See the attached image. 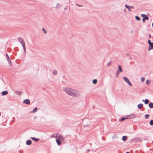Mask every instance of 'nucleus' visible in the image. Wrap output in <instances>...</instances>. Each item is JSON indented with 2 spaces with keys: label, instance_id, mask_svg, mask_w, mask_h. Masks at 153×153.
<instances>
[{
  "label": "nucleus",
  "instance_id": "1",
  "mask_svg": "<svg viewBox=\"0 0 153 153\" xmlns=\"http://www.w3.org/2000/svg\"><path fill=\"white\" fill-rule=\"evenodd\" d=\"M63 90L68 94L73 97H79L81 96L80 93L76 90L73 89L69 88H65L63 89Z\"/></svg>",
  "mask_w": 153,
  "mask_h": 153
},
{
  "label": "nucleus",
  "instance_id": "2",
  "mask_svg": "<svg viewBox=\"0 0 153 153\" xmlns=\"http://www.w3.org/2000/svg\"><path fill=\"white\" fill-rule=\"evenodd\" d=\"M51 138L54 137L57 138L59 140H64V138H63L62 136H61L60 134L56 133L53 134L51 136Z\"/></svg>",
  "mask_w": 153,
  "mask_h": 153
},
{
  "label": "nucleus",
  "instance_id": "3",
  "mask_svg": "<svg viewBox=\"0 0 153 153\" xmlns=\"http://www.w3.org/2000/svg\"><path fill=\"white\" fill-rule=\"evenodd\" d=\"M19 41L20 42H21V44H22L23 48L25 51V43L24 41V40L22 38H19Z\"/></svg>",
  "mask_w": 153,
  "mask_h": 153
},
{
  "label": "nucleus",
  "instance_id": "4",
  "mask_svg": "<svg viewBox=\"0 0 153 153\" xmlns=\"http://www.w3.org/2000/svg\"><path fill=\"white\" fill-rule=\"evenodd\" d=\"M123 79H124V80L130 86H132L130 82V81H129V79L127 77H123Z\"/></svg>",
  "mask_w": 153,
  "mask_h": 153
},
{
  "label": "nucleus",
  "instance_id": "5",
  "mask_svg": "<svg viewBox=\"0 0 153 153\" xmlns=\"http://www.w3.org/2000/svg\"><path fill=\"white\" fill-rule=\"evenodd\" d=\"M149 47L148 48V50L150 51L153 48V43L149 44Z\"/></svg>",
  "mask_w": 153,
  "mask_h": 153
},
{
  "label": "nucleus",
  "instance_id": "6",
  "mask_svg": "<svg viewBox=\"0 0 153 153\" xmlns=\"http://www.w3.org/2000/svg\"><path fill=\"white\" fill-rule=\"evenodd\" d=\"M23 103L27 104H29L30 103V101L29 99H26L23 101Z\"/></svg>",
  "mask_w": 153,
  "mask_h": 153
},
{
  "label": "nucleus",
  "instance_id": "7",
  "mask_svg": "<svg viewBox=\"0 0 153 153\" xmlns=\"http://www.w3.org/2000/svg\"><path fill=\"white\" fill-rule=\"evenodd\" d=\"M141 16L143 17L142 19H148V18L146 15L144 14H142Z\"/></svg>",
  "mask_w": 153,
  "mask_h": 153
},
{
  "label": "nucleus",
  "instance_id": "8",
  "mask_svg": "<svg viewBox=\"0 0 153 153\" xmlns=\"http://www.w3.org/2000/svg\"><path fill=\"white\" fill-rule=\"evenodd\" d=\"M8 93V92L7 91H4L2 92L1 93V95L2 96L5 95L7 94Z\"/></svg>",
  "mask_w": 153,
  "mask_h": 153
},
{
  "label": "nucleus",
  "instance_id": "9",
  "mask_svg": "<svg viewBox=\"0 0 153 153\" xmlns=\"http://www.w3.org/2000/svg\"><path fill=\"white\" fill-rule=\"evenodd\" d=\"M60 140L58 139H56V140L57 143L59 146L61 144V142L60 141Z\"/></svg>",
  "mask_w": 153,
  "mask_h": 153
},
{
  "label": "nucleus",
  "instance_id": "10",
  "mask_svg": "<svg viewBox=\"0 0 153 153\" xmlns=\"http://www.w3.org/2000/svg\"><path fill=\"white\" fill-rule=\"evenodd\" d=\"M32 142L30 140H28L26 141V144L27 145H30L31 144Z\"/></svg>",
  "mask_w": 153,
  "mask_h": 153
},
{
  "label": "nucleus",
  "instance_id": "11",
  "mask_svg": "<svg viewBox=\"0 0 153 153\" xmlns=\"http://www.w3.org/2000/svg\"><path fill=\"white\" fill-rule=\"evenodd\" d=\"M31 138L32 140L35 141H37L39 140V139H37L35 137H31Z\"/></svg>",
  "mask_w": 153,
  "mask_h": 153
},
{
  "label": "nucleus",
  "instance_id": "12",
  "mask_svg": "<svg viewBox=\"0 0 153 153\" xmlns=\"http://www.w3.org/2000/svg\"><path fill=\"white\" fill-rule=\"evenodd\" d=\"M136 117V115L134 114H131L129 116V118L133 119Z\"/></svg>",
  "mask_w": 153,
  "mask_h": 153
},
{
  "label": "nucleus",
  "instance_id": "13",
  "mask_svg": "<svg viewBox=\"0 0 153 153\" xmlns=\"http://www.w3.org/2000/svg\"><path fill=\"white\" fill-rule=\"evenodd\" d=\"M125 7L126 8H127L128 9V10L129 11H131V8L130 7V6H128V5L126 4L125 5Z\"/></svg>",
  "mask_w": 153,
  "mask_h": 153
},
{
  "label": "nucleus",
  "instance_id": "14",
  "mask_svg": "<svg viewBox=\"0 0 153 153\" xmlns=\"http://www.w3.org/2000/svg\"><path fill=\"white\" fill-rule=\"evenodd\" d=\"M143 105L142 104H139L137 105V107L139 108L140 109L142 108Z\"/></svg>",
  "mask_w": 153,
  "mask_h": 153
},
{
  "label": "nucleus",
  "instance_id": "15",
  "mask_svg": "<svg viewBox=\"0 0 153 153\" xmlns=\"http://www.w3.org/2000/svg\"><path fill=\"white\" fill-rule=\"evenodd\" d=\"M61 5L60 4L57 3L56 6V8H59L61 7Z\"/></svg>",
  "mask_w": 153,
  "mask_h": 153
},
{
  "label": "nucleus",
  "instance_id": "16",
  "mask_svg": "<svg viewBox=\"0 0 153 153\" xmlns=\"http://www.w3.org/2000/svg\"><path fill=\"white\" fill-rule=\"evenodd\" d=\"M149 105L150 108H153V103H150L149 104Z\"/></svg>",
  "mask_w": 153,
  "mask_h": 153
},
{
  "label": "nucleus",
  "instance_id": "17",
  "mask_svg": "<svg viewBox=\"0 0 153 153\" xmlns=\"http://www.w3.org/2000/svg\"><path fill=\"white\" fill-rule=\"evenodd\" d=\"M127 137L126 136H123L122 137V140L123 141H125L126 140Z\"/></svg>",
  "mask_w": 153,
  "mask_h": 153
},
{
  "label": "nucleus",
  "instance_id": "18",
  "mask_svg": "<svg viewBox=\"0 0 153 153\" xmlns=\"http://www.w3.org/2000/svg\"><path fill=\"white\" fill-rule=\"evenodd\" d=\"M118 69H119V71H120V72H122V69L121 68V67L120 65L119 66Z\"/></svg>",
  "mask_w": 153,
  "mask_h": 153
},
{
  "label": "nucleus",
  "instance_id": "19",
  "mask_svg": "<svg viewBox=\"0 0 153 153\" xmlns=\"http://www.w3.org/2000/svg\"><path fill=\"white\" fill-rule=\"evenodd\" d=\"M145 103L146 104H148L149 102V100L148 99H146L144 100Z\"/></svg>",
  "mask_w": 153,
  "mask_h": 153
},
{
  "label": "nucleus",
  "instance_id": "20",
  "mask_svg": "<svg viewBox=\"0 0 153 153\" xmlns=\"http://www.w3.org/2000/svg\"><path fill=\"white\" fill-rule=\"evenodd\" d=\"M97 80L96 79H94L92 81L93 83L94 84H96V83H97Z\"/></svg>",
  "mask_w": 153,
  "mask_h": 153
},
{
  "label": "nucleus",
  "instance_id": "21",
  "mask_svg": "<svg viewBox=\"0 0 153 153\" xmlns=\"http://www.w3.org/2000/svg\"><path fill=\"white\" fill-rule=\"evenodd\" d=\"M149 124L151 126L153 125V120H151L149 122Z\"/></svg>",
  "mask_w": 153,
  "mask_h": 153
},
{
  "label": "nucleus",
  "instance_id": "22",
  "mask_svg": "<svg viewBox=\"0 0 153 153\" xmlns=\"http://www.w3.org/2000/svg\"><path fill=\"white\" fill-rule=\"evenodd\" d=\"M37 107H36L33 110V113H34V112H36L37 111Z\"/></svg>",
  "mask_w": 153,
  "mask_h": 153
},
{
  "label": "nucleus",
  "instance_id": "23",
  "mask_svg": "<svg viewBox=\"0 0 153 153\" xmlns=\"http://www.w3.org/2000/svg\"><path fill=\"white\" fill-rule=\"evenodd\" d=\"M127 118L123 117L120 120V121H123L124 120L127 119Z\"/></svg>",
  "mask_w": 153,
  "mask_h": 153
},
{
  "label": "nucleus",
  "instance_id": "24",
  "mask_svg": "<svg viewBox=\"0 0 153 153\" xmlns=\"http://www.w3.org/2000/svg\"><path fill=\"white\" fill-rule=\"evenodd\" d=\"M42 30L44 32V33L45 34H46L47 33V32L46 30L44 28H42Z\"/></svg>",
  "mask_w": 153,
  "mask_h": 153
},
{
  "label": "nucleus",
  "instance_id": "25",
  "mask_svg": "<svg viewBox=\"0 0 153 153\" xmlns=\"http://www.w3.org/2000/svg\"><path fill=\"white\" fill-rule=\"evenodd\" d=\"M6 56L7 59V60L8 61H9V59H10V58L8 55L7 54H6Z\"/></svg>",
  "mask_w": 153,
  "mask_h": 153
},
{
  "label": "nucleus",
  "instance_id": "26",
  "mask_svg": "<svg viewBox=\"0 0 153 153\" xmlns=\"http://www.w3.org/2000/svg\"><path fill=\"white\" fill-rule=\"evenodd\" d=\"M57 73V72L56 71H54L53 72V74L54 75H56Z\"/></svg>",
  "mask_w": 153,
  "mask_h": 153
},
{
  "label": "nucleus",
  "instance_id": "27",
  "mask_svg": "<svg viewBox=\"0 0 153 153\" xmlns=\"http://www.w3.org/2000/svg\"><path fill=\"white\" fill-rule=\"evenodd\" d=\"M149 117V114H146L145 115V118L147 119Z\"/></svg>",
  "mask_w": 153,
  "mask_h": 153
},
{
  "label": "nucleus",
  "instance_id": "28",
  "mask_svg": "<svg viewBox=\"0 0 153 153\" xmlns=\"http://www.w3.org/2000/svg\"><path fill=\"white\" fill-rule=\"evenodd\" d=\"M145 79L144 77H141V81L142 82L144 81L145 80Z\"/></svg>",
  "mask_w": 153,
  "mask_h": 153
},
{
  "label": "nucleus",
  "instance_id": "29",
  "mask_svg": "<svg viewBox=\"0 0 153 153\" xmlns=\"http://www.w3.org/2000/svg\"><path fill=\"white\" fill-rule=\"evenodd\" d=\"M111 63L110 62H108L107 64V65L108 66H110L111 65Z\"/></svg>",
  "mask_w": 153,
  "mask_h": 153
},
{
  "label": "nucleus",
  "instance_id": "30",
  "mask_svg": "<svg viewBox=\"0 0 153 153\" xmlns=\"http://www.w3.org/2000/svg\"><path fill=\"white\" fill-rule=\"evenodd\" d=\"M146 83L148 85L149 84V80H146Z\"/></svg>",
  "mask_w": 153,
  "mask_h": 153
},
{
  "label": "nucleus",
  "instance_id": "31",
  "mask_svg": "<svg viewBox=\"0 0 153 153\" xmlns=\"http://www.w3.org/2000/svg\"><path fill=\"white\" fill-rule=\"evenodd\" d=\"M8 62L9 63V64L10 65H11V60L10 59H9V61H8Z\"/></svg>",
  "mask_w": 153,
  "mask_h": 153
},
{
  "label": "nucleus",
  "instance_id": "32",
  "mask_svg": "<svg viewBox=\"0 0 153 153\" xmlns=\"http://www.w3.org/2000/svg\"><path fill=\"white\" fill-rule=\"evenodd\" d=\"M76 5H77V6H79V7H80L82 6V5H79V4H76Z\"/></svg>",
  "mask_w": 153,
  "mask_h": 153
},
{
  "label": "nucleus",
  "instance_id": "33",
  "mask_svg": "<svg viewBox=\"0 0 153 153\" xmlns=\"http://www.w3.org/2000/svg\"><path fill=\"white\" fill-rule=\"evenodd\" d=\"M135 18L136 19H140V18L138 16H135Z\"/></svg>",
  "mask_w": 153,
  "mask_h": 153
},
{
  "label": "nucleus",
  "instance_id": "34",
  "mask_svg": "<svg viewBox=\"0 0 153 153\" xmlns=\"http://www.w3.org/2000/svg\"><path fill=\"white\" fill-rule=\"evenodd\" d=\"M148 42L149 44H151V43H152V42H151L150 40H148Z\"/></svg>",
  "mask_w": 153,
  "mask_h": 153
},
{
  "label": "nucleus",
  "instance_id": "35",
  "mask_svg": "<svg viewBox=\"0 0 153 153\" xmlns=\"http://www.w3.org/2000/svg\"><path fill=\"white\" fill-rule=\"evenodd\" d=\"M130 7L131 8H134V7L133 6H130Z\"/></svg>",
  "mask_w": 153,
  "mask_h": 153
},
{
  "label": "nucleus",
  "instance_id": "36",
  "mask_svg": "<svg viewBox=\"0 0 153 153\" xmlns=\"http://www.w3.org/2000/svg\"><path fill=\"white\" fill-rule=\"evenodd\" d=\"M119 74V71H117V75L118 74Z\"/></svg>",
  "mask_w": 153,
  "mask_h": 153
},
{
  "label": "nucleus",
  "instance_id": "37",
  "mask_svg": "<svg viewBox=\"0 0 153 153\" xmlns=\"http://www.w3.org/2000/svg\"><path fill=\"white\" fill-rule=\"evenodd\" d=\"M149 37L150 38H151V35H150H150H149Z\"/></svg>",
  "mask_w": 153,
  "mask_h": 153
},
{
  "label": "nucleus",
  "instance_id": "38",
  "mask_svg": "<svg viewBox=\"0 0 153 153\" xmlns=\"http://www.w3.org/2000/svg\"><path fill=\"white\" fill-rule=\"evenodd\" d=\"M143 22H145V20H143Z\"/></svg>",
  "mask_w": 153,
  "mask_h": 153
},
{
  "label": "nucleus",
  "instance_id": "39",
  "mask_svg": "<svg viewBox=\"0 0 153 153\" xmlns=\"http://www.w3.org/2000/svg\"><path fill=\"white\" fill-rule=\"evenodd\" d=\"M152 26L153 27V23H152Z\"/></svg>",
  "mask_w": 153,
  "mask_h": 153
},
{
  "label": "nucleus",
  "instance_id": "40",
  "mask_svg": "<svg viewBox=\"0 0 153 153\" xmlns=\"http://www.w3.org/2000/svg\"><path fill=\"white\" fill-rule=\"evenodd\" d=\"M19 92V94H21V93H20V92Z\"/></svg>",
  "mask_w": 153,
  "mask_h": 153
},
{
  "label": "nucleus",
  "instance_id": "41",
  "mask_svg": "<svg viewBox=\"0 0 153 153\" xmlns=\"http://www.w3.org/2000/svg\"><path fill=\"white\" fill-rule=\"evenodd\" d=\"M126 153H129V152H127Z\"/></svg>",
  "mask_w": 153,
  "mask_h": 153
},
{
  "label": "nucleus",
  "instance_id": "42",
  "mask_svg": "<svg viewBox=\"0 0 153 153\" xmlns=\"http://www.w3.org/2000/svg\"><path fill=\"white\" fill-rule=\"evenodd\" d=\"M66 9V8H65L64 9H65H65Z\"/></svg>",
  "mask_w": 153,
  "mask_h": 153
},
{
  "label": "nucleus",
  "instance_id": "43",
  "mask_svg": "<svg viewBox=\"0 0 153 153\" xmlns=\"http://www.w3.org/2000/svg\"><path fill=\"white\" fill-rule=\"evenodd\" d=\"M152 142H153V141H152Z\"/></svg>",
  "mask_w": 153,
  "mask_h": 153
}]
</instances>
